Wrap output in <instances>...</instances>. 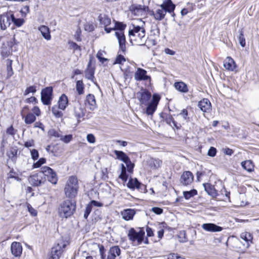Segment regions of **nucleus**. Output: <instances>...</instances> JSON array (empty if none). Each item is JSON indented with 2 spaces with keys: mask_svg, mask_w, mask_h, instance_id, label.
Returning a JSON list of instances; mask_svg holds the SVG:
<instances>
[{
  "mask_svg": "<svg viewBox=\"0 0 259 259\" xmlns=\"http://www.w3.org/2000/svg\"><path fill=\"white\" fill-rule=\"evenodd\" d=\"M38 30L40 32L42 36L45 39L49 40L51 39L49 28L45 25H41L38 28Z\"/></svg>",
  "mask_w": 259,
  "mask_h": 259,
  "instance_id": "nucleus-27",
  "label": "nucleus"
},
{
  "mask_svg": "<svg viewBox=\"0 0 259 259\" xmlns=\"http://www.w3.org/2000/svg\"><path fill=\"white\" fill-rule=\"evenodd\" d=\"M138 25H133V28L129 30L128 34L131 42L138 45L144 44L146 41L145 30L144 28L145 22L141 19L137 20Z\"/></svg>",
  "mask_w": 259,
  "mask_h": 259,
  "instance_id": "nucleus-1",
  "label": "nucleus"
},
{
  "mask_svg": "<svg viewBox=\"0 0 259 259\" xmlns=\"http://www.w3.org/2000/svg\"><path fill=\"white\" fill-rule=\"evenodd\" d=\"M224 67L229 71H233L236 67L234 60L230 57H228L224 62Z\"/></svg>",
  "mask_w": 259,
  "mask_h": 259,
  "instance_id": "nucleus-26",
  "label": "nucleus"
},
{
  "mask_svg": "<svg viewBox=\"0 0 259 259\" xmlns=\"http://www.w3.org/2000/svg\"><path fill=\"white\" fill-rule=\"evenodd\" d=\"M135 80L137 81H148L150 82L151 77L147 75V71L141 68H138L134 75Z\"/></svg>",
  "mask_w": 259,
  "mask_h": 259,
  "instance_id": "nucleus-13",
  "label": "nucleus"
},
{
  "mask_svg": "<svg viewBox=\"0 0 259 259\" xmlns=\"http://www.w3.org/2000/svg\"><path fill=\"white\" fill-rule=\"evenodd\" d=\"M31 155L32 157V158L33 160H36L39 156L38 152L36 149H32L30 150Z\"/></svg>",
  "mask_w": 259,
  "mask_h": 259,
  "instance_id": "nucleus-57",
  "label": "nucleus"
},
{
  "mask_svg": "<svg viewBox=\"0 0 259 259\" xmlns=\"http://www.w3.org/2000/svg\"><path fill=\"white\" fill-rule=\"evenodd\" d=\"M11 22V16H9L7 15L1 16L0 18V25L1 29L2 30H5L10 26Z\"/></svg>",
  "mask_w": 259,
  "mask_h": 259,
  "instance_id": "nucleus-23",
  "label": "nucleus"
},
{
  "mask_svg": "<svg viewBox=\"0 0 259 259\" xmlns=\"http://www.w3.org/2000/svg\"><path fill=\"white\" fill-rule=\"evenodd\" d=\"M84 85L82 80H77L76 83V90L78 95L84 93Z\"/></svg>",
  "mask_w": 259,
  "mask_h": 259,
  "instance_id": "nucleus-39",
  "label": "nucleus"
},
{
  "mask_svg": "<svg viewBox=\"0 0 259 259\" xmlns=\"http://www.w3.org/2000/svg\"><path fill=\"white\" fill-rule=\"evenodd\" d=\"M197 191L195 189L191 190L189 191H184L183 196L186 199H189L192 197L196 195Z\"/></svg>",
  "mask_w": 259,
  "mask_h": 259,
  "instance_id": "nucleus-41",
  "label": "nucleus"
},
{
  "mask_svg": "<svg viewBox=\"0 0 259 259\" xmlns=\"http://www.w3.org/2000/svg\"><path fill=\"white\" fill-rule=\"evenodd\" d=\"M36 91V87L34 85L30 86L26 88L24 92V95L27 96L29 93H35Z\"/></svg>",
  "mask_w": 259,
  "mask_h": 259,
  "instance_id": "nucleus-50",
  "label": "nucleus"
},
{
  "mask_svg": "<svg viewBox=\"0 0 259 259\" xmlns=\"http://www.w3.org/2000/svg\"><path fill=\"white\" fill-rule=\"evenodd\" d=\"M85 113V109L83 105L79 102H76L74 105V114L75 116L78 119L82 118Z\"/></svg>",
  "mask_w": 259,
  "mask_h": 259,
  "instance_id": "nucleus-15",
  "label": "nucleus"
},
{
  "mask_svg": "<svg viewBox=\"0 0 259 259\" xmlns=\"http://www.w3.org/2000/svg\"><path fill=\"white\" fill-rule=\"evenodd\" d=\"M165 121L167 124H168L171 126H176V124L175 121H174V118L170 115H166L165 117Z\"/></svg>",
  "mask_w": 259,
  "mask_h": 259,
  "instance_id": "nucleus-49",
  "label": "nucleus"
},
{
  "mask_svg": "<svg viewBox=\"0 0 259 259\" xmlns=\"http://www.w3.org/2000/svg\"><path fill=\"white\" fill-rule=\"evenodd\" d=\"M46 159L44 158H41L39 159L38 161L36 162L33 164V167L34 168H38L42 164L46 163Z\"/></svg>",
  "mask_w": 259,
  "mask_h": 259,
  "instance_id": "nucleus-54",
  "label": "nucleus"
},
{
  "mask_svg": "<svg viewBox=\"0 0 259 259\" xmlns=\"http://www.w3.org/2000/svg\"><path fill=\"white\" fill-rule=\"evenodd\" d=\"M148 7L141 5L133 4L129 7V10L135 15H142L143 13L146 11Z\"/></svg>",
  "mask_w": 259,
  "mask_h": 259,
  "instance_id": "nucleus-14",
  "label": "nucleus"
},
{
  "mask_svg": "<svg viewBox=\"0 0 259 259\" xmlns=\"http://www.w3.org/2000/svg\"><path fill=\"white\" fill-rule=\"evenodd\" d=\"M11 21L17 27L21 26L24 23V20L22 18H16L14 14H11Z\"/></svg>",
  "mask_w": 259,
  "mask_h": 259,
  "instance_id": "nucleus-40",
  "label": "nucleus"
},
{
  "mask_svg": "<svg viewBox=\"0 0 259 259\" xmlns=\"http://www.w3.org/2000/svg\"><path fill=\"white\" fill-rule=\"evenodd\" d=\"M52 112L54 116L56 118H61L63 115V113L60 110L59 106L57 105H54L52 107Z\"/></svg>",
  "mask_w": 259,
  "mask_h": 259,
  "instance_id": "nucleus-38",
  "label": "nucleus"
},
{
  "mask_svg": "<svg viewBox=\"0 0 259 259\" xmlns=\"http://www.w3.org/2000/svg\"><path fill=\"white\" fill-rule=\"evenodd\" d=\"M136 212L133 209H124L121 212L122 219L125 221H130L133 219Z\"/></svg>",
  "mask_w": 259,
  "mask_h": 259,
  "instance_id": "nucleus-24",
  "label": "nucleus"
},
{
  "mask_svg": "<svg viewBox=\"0 0 259 259\" xmlns=\"http://www.w3.org/2000/svg\"><path fill=\"white\" fill-rule=\"evenodd\" d=\"M53 172V170L48 166H44L41 168V172L47 178L50 177Z\"/></svg>",
  "mask_w": 259,
  "mask_h": 259,
  "instance_id": "nucleus-43",
  "label": "nucleus"
},
{
  "mask_svg": "<svg viewBox=\"0 0 259 259\" xmlns=\"http://www.w3.org/2000/svg\"><path fill=\"white\" fill-rule=\"evenodd\" d=\"M166 226L165 223L163 222L160 224L159 230L158 231V237L159 239H161L163 236L164 230L163 228H165Z\"/></svg>",
  "mask_w": 259,
  "mask_h": 259,
  "instance_id": "nucleus-47",
  "label": "nucleus"
},
{
  "mask_svg": "<svg viewBox=\"0 0 259 259\" xmlns=\"http://www.w3.org/2000/svg\"><path fill=\"white\" fill-rule=\"evenodd\" d=\"M125 61V59L121 54H119L116 58L115 64H122Z\"/></svg>",
  "mask_w": 259,
  "mask_h": 259,
  "instance_id": "nucleus-55",
  "label": "nucleus"
},
{
  "mask_svg": "<svg viewBox=\"0 0 259 259\" xmlns=\"http://www.w3.org/2000/svg\"><path fill=\"white\" fill-rule=\"evenodd\" d=\"M151 211L156 214H161L163 212V209L160 207H154L151 208Z\"/></svg>",
  "mask_w": 259,
  "mask_h": 259,
  "instance_id": "nucleus-61",
  "label": "nucleus"
},
{
  "mask_svg": "<svg viewBox=\"0 0 259 259\" xmlns=\"http://www.w3.org/2000/svg\"><path fill=\"white\" fill-rule=\"evenodd\" d=\"M66 245L63 242L58 243L57 245L54 246L49 254L48 259H59L61 254L63 252V248Z\"/></svg>",
  "mask_w": 259,
  "mask_h": 259,
  "instance_id": "nucleus-8",
  "label": "nucleus"
},
{
  "mask_svg": "<svg viewBox=\"0 0 259 259\" xmlns=\"http://www.w3.org/2000/svg\"><path fill=\"white\" fill-rule=\"evenodd\" d=\"M151 97V93L145 90H141L137 94V98L141 105H147Z\"/></svg>",
  "mask_w": 259,
  "mask_h": 259,
  "instance_id": "nucleus-9",
  "label": "nucleus"
},
{
  "mask_svg": "<svg viewBox=\"0 0 259 259\" xmlns=\"http://www.w3.org/2000/svg\"><path fill=\"white\" fill-rule=\"evenodd\" d=\"M75 203L70 200L62 202L58 208V213L62 218H67L71 216L75 210Z\"/></svg>",
  "mask_w": 259,
  "mask_h": 259,
  "instance_id": "nucleus-5",
  "label": "nucleus"
},
{
  "mask_svg": "<svg viewBox=\"0 0 259 259\" xmlns=\"http://www.w3.org/2000/svg\"><path fill=\"white\" fill-rule=\"evenodd\" d=\"M160 97L157 94H154L152 97V99L149 104H148V106L146 109V113L148 115H152L155 112L159 101Z\"/></svg>",
  "mask_w": 259,
  "mask_h": 259,
  "instance_id": "nucleus-10",
  "label": "nucleus"
},
{
  "mask_svg": "<svg viewBox=\"0 0 259 259\" xmlns=\"http://www.w3.org/2000/svg\"><path fill=\"white\" fill-rule=\"evenodd\" d=\"M106 54V52L103 50H100L98 51L96 55V57L98 59L99 61L102 63H103L104 62L107 60V59L104 57V55Z\"/></svg>",
  "mask_w": 259,
  "mask_h": 259,
  "instance_id": "nucleus-45",
  "label": "nucleus"
},
{
  "mask_svg": "<svg viewBox=\"0 0 259 259\" xmlns=\"http://www.w3.org/2000/svg\"><path fill=\"white\" fill-rule=\"evenodd\" d=\"M26 206L27 207V210L30 215L32 217H36L37 215V210L32 207V206L28 203H26Z\"/></svg>",
  "mask_w": 259,
  "mask_h": 259,
  "instance_id": "nucleus-46",
  "label": "nucleus"
},
{
  "mask_svg": "<svg viewBox=\"0 0 259 259\" xmlns=\"http://www.w3.org/2000/svg\"><path fill=\"white\" fill-rule=\"evenodd\" d=\"M18 150L16 148L11 147L7 152V156L11 159L15 158L17 155Z\"/></svg>",
  "mask_w": 259,
  "mask_h": 259,
  "instance_id": "nucleus-42",
  "label": "nucleus"
},
{
  "mask_svg": "<svg viewBox=\"0 0 259 259\" xmlns=\"http://www.w3.org/2000/svg\"><path fill=\"white\" fill-rule=\"evenodd\" d=\"M28 181L31 185L34 186H39L44 183L41 176L38 174L31 176L28 179Z\"/></svg>",
  "mask_w": 259,
  "mask_h": 259,
  "instance_id": "nucleus-22",
  "label": "nucleus"
},
{
  "mask_svg": "<svg viewBox=\"0 0 259 259\" xmlns=\"http://www.w3.org/2000/svg\"><path fill=\"white\" fill-rule=\"evenodd\" d=\"M205 191L207 194L212 197H215L218 195L217 191L215 189L213 186L208 183L203 184Z\"/></svg>",
  "mask_w": 259,
  "mask_h": 259,
  "instance_id": "nucleus-28",
  "label": "nucleus"
},
{
  "mask_svg": "<svg viewBox=\"0 0 259 259\" xmlns=\"http://www.w3.org/2000/svg\"><path fill=\"white\" fill-rule=\"evenodd\" d=\"M85 104L88 106L90 110H94L97 107L95 98L94 95L89 94L87 96Z\"/></svg>",
  "mask_w": 259,
  "mask_h": 259,
  "instance_id": "nucleus-21",
  "label": "nucleus"
},
{
  "mask_svg": "<svg viewBox=\"0 0 259 259\" xmlns=\"http://www.w3.org/2000/svg\"><path fill=\"white\" fill-rule=\"evenodd\" d=\"M72 139V135H66L65 136H63L62 135V137H60V140L63 141V142L65 143H68L70 142L71 140Z\"/></svg>",
  "mask_w": 259,
  "mask_h": 259,
  "instance_id": "nucleus-52",
  "label": "nucleus"
},
{
  "mask_svg": "<svg viewBox=\"0 0 259 259\" xmlns=\"http://www.w3.org/2000/svg\"><path fill=\"white\" fill-rule=\"evenodd\" d=\"M58 106L60 110H64L68 105V97L65 94H62L58 101Z\"/></svg>",
  "mask_w": 259,
  "mask_h": 259,
  "instance_id": "nucleus-25",
  "label": "nucleus"
},
{
  "mask_svg": "<svg viewBox=\"0 0 259 259\" xmlns=\"http://www.w3.org/2000/svg\"><path fill=\"white\" fill-rule=\"evenodd\" d=\"M141 184L139 183L137 179H130L127 184V186L131 189H139Z\"/></svg>",
  "mask_w": 259,
  "mask_h": 259,
  "instance_id": "nucleus-36",
  "label": "nucleus"
},
{
  "mask_svg": "<svg viewBox=\"0 0 259 259\" xmlns=\"http://www.w3.org/2000/svg\"><path fill=\"white\" fill-rule=\"evenodd\" d=\"M162 161L158 159L150 158L148 161L147 163L150 167L152 169H157L159 168Z\"/></svg>",
  "mask_w": 259,
  "mask_h": 259,
  "instance_id": "nucleus-30",
  "label": "nucleus"
},
{
  "mask_svg": "<svg viewBox=\"0 0 259 259\" xmlns=\"http://www.w3.org/2000/svg\"><path fill=\"white\" fill-rule=\"evenodd\" d=\"M126 165V167H127V171L129 172H132L133 171V169L134 168V164L131 162L130 159L129 158L125 162Z\"/></svg>",
  "mask_w": 259,
  "mask_h": 259,
  "instance_id": "nucleus-53",
  "label": "nucleus"
},
{
  "mask_svg": "<svg viewBox=\"0 0 259 259\" xmlns=\"http://www.w3.org/2000/svg\"><path fill=\"white\" fill-rule=\"evenodd\" d=\"M193 179L194 176L191 171H184L181 177L180 184L183 186L189 185L193 182Z\"/></svg>",
  "mask_w": 259,
  "mask_h": 259,
  "instance_id": "nucleus-12",
  "label": "nucleus"
},
{
  "mask_svg": "<svg viewBox=\"0 0 259 259\" xmlns=\"http://www.w3.org/2000/svg\"><path fill=\"white\" fill-rule=\"evenodd\" d=\"M242 167L248 172L253 170L254 165L251 160H246L241 162Z\"/></svg>",
  "mask_w": 259,
  "mask_h": 259,
  "instance_id": "nucleus-34",
  "label": "nucleus"
},
{
  "mask_svg": "<svg viewBox=\"0 0 259 259\" xmlns=\"http://www.w3.org/2000/svg\"><path fill=\"white\" fill-rule=\"evenodd\" d=\"M29 111H30V109H29V107H28V106L26 105V106H24L22 108L21 112H20L22 117H23V116L26 115V114H27L29 113H30Z\"/></svg>",
  "mask_w": 259,
  "mask_h": 259,
  "instance_id": "nucleus-56",
  "label": "nucleus"
},
{
  "mask_svg": "<svg viewBox=\"0 0 259 259\" xmlns=\"http://www.w3.org/2000/svg\"><path fill=\"white\" fill-rule=\"evenodd\" d=\"M33 114L36 116H39L41 114V111L37 106H35L32 109Z\"/></svg>",
  "mask_w": 259,
  "mask_h": 259,
  "instance_id": "nucleus-64",
  "label": "nucleus"
},
{
  "mask_svg": "<svg viewBox=\"0 0 259 259\" xmlns=\"http://www.w3.org/2000/svg\"><path fill=\"white\" fill-rule=\"evenodd\" d=\"M114 153L116 155L117 159L124 163L130 158L125 153L121 151L115 150Z\"/></svg>",
  "mask_w": 259,
  "mask_h": 259,
  "instance_id": "nucleus-35",
  "label": "nucleus"
},
{
  "mask_svg": "<svg viewBox=\"0 0 259 259\" xmlns=\"http://www.w3.org/2000/svg\"><path fill=\"white\" fill-rule=\"evenodd\" d=\"M6 65H7V78H9L11 77L14 72L13 71L12 65V60L10 59H7L6 60Z\"/></svg>",
  "mask_w": 259,
  "mask_h": 259,
  "instance_id": "nucleus-37",
  "label": "nucleus"
},
{
  "mask_svg": "<svg viewBox=\"0 0 259 259\" xmlns=\"http://www.w3.org/2000/svg\"><path fill=\"white\" fill-rule=\"evenodd\" d=\"M87 139L90 143L94 144L96 142V139L94 135L92 134H88L87 136Z\"/></svg>",
  "mask_w": 259,
  "mask_h": 259,
  "instance_id": "nucleus-59",
  "label": "nucleus"
},
{
  "mask_svg": "<svg viewBox=\"0 0 259 259\" xmlns=\"http://www.w3.org/2000/svg\"><path fill=\"white\" fill-rule=\"evenodd\" d=\"M176 89L182 93H187L188 89L186 84L182 81L177 82L174 84Z\"/></svg>",
  "mask_w": 259,
  "mask_h": 259,
  "instance_id": "nucleus-31",
  "label": "nucleus"
},
{
  "mask_svg": "<svg viewBox=\"0 0 259 259\" xmlns=\"http://www.w3.org/2000/svg\"><path fill=\"white\" fill-rule=\"evenodd\" d=\"M98 19L100 24L106 27H107L111 23L110 18L105 15H100Z\"/></svg>",
  "mask_w": 259,
  "mask_h": 259,
  "instance_id": "nucleus-32",
  "label": "nucleus"
},
{
  "mask_svg": "<svg viewBox=\"0 0 259 259\" xmlns=\"http://www.w3.org/2000/svg\"><path fill=\"white\" fill-rule=\"evenodd\" d=\"M126 25L120 23L116 22L114 30H116L115 35L117 37L120 48V52L124 53L126 51L125 37L124 34L123 30L125 29Z\"/></svg>",
  "mask_w": 259,
  "mask_h": 259,
  "instance_id": "nucleus-4",
  "label": "nucleus"
},
{
  "mask_svg": "<svg viewBox=\"0 0 259 259\" xmlns=\"http://www.w3.org/2000/svg\"><path fill=\"white\" fill-rule=\"evenodd\" d=\"M201 228L205 231L209 232H221L223 228L213 223H204L202 225Z\"/></svg>",
  "mask_w": 259,
  "mask_h": 259,
  "instance_id": "nucleus-17",
  "label": "nucleus"
},
{
  "mask_svg": "<svg viewBox=\"0 0 259 259\" xmlns=\"http://www.w3.org/2000/svg\"><path fill=\"white\" fill-rule=\"evenodd\" d=\"M71 47L74 51L78 52L79 55H80L81 48L80 46L77 45L76 43L73 42L71 44Z\"/></svg>",
  "mask_w": 259,
  "mask_h": 259,
  "instance_id": "nucleus-63",
  "label": "nucleus"
},
{
  "mask_svg": "<svg viewBox=\"0 0 259 259\" xmlns=\"http://www.w3.org/2000/svg\"><path fill=\"white\" fill-rule=\"evenodd\" d=\"M217 150L215 148L211 147L208 151V155L214 157L216 155Z\"/></svg>",
  "mask_w": 259,
  "mask_h": 259,
  "instance_id": "nucleus-62",
  "label": "nucleus"
},
{
  "mask_svg": "<svg viewBox=\"0 0 259 259\" xmlns=\"http://www.w3.org/2000/svg\"><path fill=\"white\" fill-rule=\"evenodd\" d=\"M121 253V250L118 246H114L109 249L107 259H116L119 257Z\"/></svg>",
  "mask_w": 259,
  "mask_h": 259,
  "instance_id": "nucleus-16",
  "label": "nucleus"
},
{
  "mask_svg": "<svg viewBox=\"0 0 259 259\" xmlns=\"http://www.w3.org/2000/svg\"><path fill=\"white\" fill-rule=\"evenodd\" d=\"M127 236L134 245H138L144 240L145 231L141 228H131L128 231Z\"/></svg>",
  "mask_w": 259,
  "mask_h": 259,
  "instance_id": "nucleus-6",
  "label": "nucleus"
},
{
  "mask_svg": "<svg viewBox=\"0 0 259 259\" xmlns=\"http://www.w3.org/2000/svg\"><path fill=\"white\" fill-rule=\"evenodd\" d=\"M240 239L243 241H241L243 245L246 248H248L250 245L252 244L253 236L252 234L248 232H244L241 233L240 235Z\"/></svg>",
  "mask_w": 259,
  "mask_h": 259,
  "instance_id": "nucleus-11",
  "label": "nucleus"
},
{
  "mask_svg": "<svg viewBox=\"0 0 259 259\" xmlns=\"http://www.w3.org/2000/svg\"><path fill=\"white\" fill-rule=\"evenodd\" d=\"M48 136L51 139H60V137H62V132L58 130H56L54 128L50 129L48 131Z\"/></svg>",
  "mask_w": 259,
  "mask_h": 259,
  "instance_id": "nucleus-29",
  "label": "nucleus"
},
{
  "mask_svg": "<svg viewBox=\"0 0 259 259\" xmlns=\"http://www.w3.org/2000/svg\"><path fill=\"white\" fill-rule=\"evenodd\" d=\"M91 64L92 61L90 60L88 63L87 68L84 71V76L87 79L91 80L93 82H95V69L93 67H91Z\"/></svg>",
  "mask_w": 259,
  "mask_h": 259,
  "instance_id": "nucleus-19",
  "label": "nucleus"
},
{
  "mask_svg": "<svg viewBox=\"0 0 259 259\" xmlns=\"http://www.w3.org/2000/svg\"><path fill=\"white\" fill-rule=\"evenodd\" d=\"M53 99V88L47 87L41 90V101L43 104L50 105Z\"/></svg>",
  "mask_w": 259,
  "mask_h": 259,
  "instance_id": "nucleus-7",
  "label": "nucleus"
},
{
  "mask_svg": "<svg viewBox=\"0 0 259 259\" xmlns=\"http://www.w3.org/2000/svg\"><path fill=\"white\" fill-rule=\"evenodd\" d=\"M89 205H91V207L92 208L93 206H96V207H102L103 206V204L100 202L95 201V200H92L90 202Z\"/></svg>",
  "mask_w": 259,
  "mask_h": 259,
  "instance_id": "nucleus-60",
  "label": "nucleus"
},
{
  "mask_svg": "<svg viewBox=\"0 0 259 259\" xmlns=\"http://www.w3.org/2000/svg\"><path fill=\"white\" fill-rule=\"evenodd\" d=\"M238 40L240 45L242 47H244L245 46V39L242 31L240 32L239 35L238 36Z\"/></svg>",
  "mask_w": 259,
  "mask_h": 259,
  "instance_id": "nucleus-51",
  "label": "nucleus"
},
{
  "mask_svg": "<svg viewBox=\"0 0 259 259\" xmlns=\"http://www.w3.org/2000/svg\"><path fill=\"white\" fill-rule=\"evenodd\" d=\"M198 107L204 112H209L211 110V105L207 99H203L199 102Z\"/></svg>",
  "mask_w": 259,
  "mask_h": 259,
  "instance_id": "nucleus-20",
  "label": "nucleus"
},
{
  "mask_svg": "<svg viewBox=\"0 0 259 259\" xmlns=\"http://www.w3.org/2000/svg\"><path fill=\"white\" fill-rule=\"evenodd\" d=\"M11 252L16 257L21 256L22 252V247L20 243L14 242L11 244Z\"/></svg>",
  "mask_w": 259,
  "mask_h": 259,
  "instance_id": "nucleus-18",
  "label": "nucleus"
},
{
  "mask_svg": "<svg viewBox=\"0 0 259 259\" xmlns=\"http://www.w3.org/2000/svg\"><path fill=\"white\" fill-rule=\"evenodd\" d=\"M92 208L91 207V205L88 204L85 207V210L84 213L83 215V217L85 219L88 218L89 214L90 213V212L92 211Z\"/></svg>",
  "mask_w": 259,
  "mask_h": 259,
  "instance_id": "nucleus-58",
  "label": "nucleus"
},
{
  "mask_svg": "<svg viewBox=\"0 0 259 259\" xmlns=\"http://www.w3.org/2000/svg\"><path fill=\"white\" fill-rule=\"evenodd\" d=\"M48 180L53 184H56L58 181V178L55 172L52 173V175L47 178Z\"/></svg>",
  "mask_w": 259,
  "mask_h": 259,
  "instance_id": "nucleus-48",
  "label": "nucleus"
},
{
  "mask_svg": "<svg viewBox=\"0 0 259 259\" xmlns=\"http://www.w3.org/2000/svg\"><path fill=\"white\" fill-rule=\"evenodd\" d=\"M53 172V170L48 166H44L41 168V172L47 178L50 177Z\"/></svg>",
  "mask_w": 259,
  "mask_h": 259,
  "instance_id": "nucleus-44",
  "label": "nucleus"
},
{
  "mask_svg": "<svg viewBox=\"0 0 259 259\" xmlns=\"http://www.w3.org/2000/svg\"><path fill=\"white\" fill-rule=\"evenodd\" d=\"M79 189L78 180L75 176L68 178L64 187V193L66 196L72 199L76 197Z\"/></svg>",
  "mask_w": 259,
  "mask_h": 259,
  "instance_id": "nucleus-3",
  "label": "nucleus"
},
{
  "mask_svg": "<svg viewBox=\"0 0 259 259\" xmlns=\"http://www.w3.org/2000/svg\"><path fill=\"white\" fill-rule=\"evenodd\" d=\"M24 122L27 124L33 123L36 120V116L32 113H29L22 117Z\"/></svg>",
  "mask_w": 259,
  "mask_h": 259,
  "instance_id": "nucleus-33",
  "label": "nucleus"
},
{
  "mask_svg": "<svg viewBox=\"0 0 259 259\" xmlns=\"http://www.w3.org/2000/svg\"><path fill=\"white\" fill-rule=\"evenodd\" d=\"M176 6L171 0H164L163 3L151 12L150 15L153 16L157 21L163 20L166 13H171L174 11Z\"/></svg>",
  "mask_w": 259,
  "mask_h": 259,
  "instance_id": "nucleus-2",
  "label": "nucleus"
}]
</instances>
